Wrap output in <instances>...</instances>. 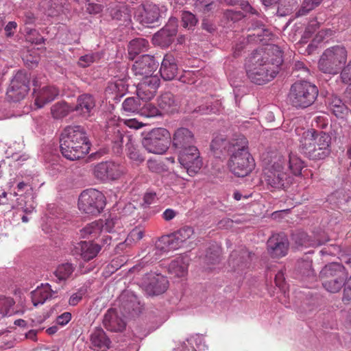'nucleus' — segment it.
Here are the masks:
<instances>
[{
  "mask_svg": "<svg viewBox=\"0 0 351 351\" xmlns=\"http://www.w3.org/2000/svg\"><path fill=\"white\" fill-rule=\"evenodd\" d=\"M82 298V294L80 293H73L69 298V303L71 306H75Z\"/></svg>",
  "mask_w": 351,
  "mask_h": 351,
  "instance_id": "bf43d9fd",
  "label": "nucleus"
},
{
  "mask_svg": "<svg viewBox=\"0 0 351 351\" xmlns=\"http://www.w3.org/2000/svg\"><path fill=\"white\" fill-rule=\"evenodd\" d=\"M94 61V56L88 54L80 57L78 64L82 67H86L90 66Z\"/></svg>",
  "mask_w": 351,
  "mask_h": 351,
  "instance_id": "864d4df0",
  "label": "nucleus"
},
{
  "mask_svg": "<svg viewBox=\"0 0 351 351\" xmlns=\"http://www.w3.org/2000/svg\"><path fill=\"white\" fill-rule=\"evenodd\" d=\"M103 323L107 330L114 332L121 331L125 327V322L118 316L114 309H109L107 311Z\"/></svg>",
  "mask_w": 351,
  "mask_h": 351,
  "instance_id": "4be33fe9",
  "label": "nucleus"
},
{
  "mask_svg": "<svg viewBox=\"0 0 351 351\" xmlns=\"http://www.w3.org/2000/svg\"><path fill=\"white\" fill-rule=\"evenodd\" d=\"M59 95V90L55 86H45L34 91V104L38 108H43L47 104L53 101Z\"/></svg>",
  "mask_w": 351,
  "mask_h": 351,
  "instance_id": "6ab92c4d",
  "label": "nucleus"
},
{
  "mask_svg": "<svg viewBox=\"0 0 351 351\" xmlns=\"http://www.w3.org/2000/svg\"><path fill=\"white\" fill-rule=\"evenodd\" d=\"M74 271V267L71 263L60 265L54 272L58 281H63L68 279Z\"/></svg>",
  "mask_w": 351,
  "mask_h": 351,
  "instance_id": "4c0bfd02",
  "label": "nucleus"
},
{
  "mask_svg": "<svg viewBox=\"0 0 351 351\" xmlns=\"http://www.w3.org/2000/svg\"><path fill=\"white\" fill-rule=\"evenodd\" d=\"M122 121L124 125L130 128L139 129L143 126V124L136 119H123Z\"/></svg>",
  "mask_w": 351,
  "mask_h": 351,
  "instance_id": "5fc2aeb1",
  "label": "nucleus"
},
{
  "mask_svg": "<svg viewBox=\"0 0 351 351\" xmlns=\"http://www.w3.org/2000/svg\"><path fill=\"white\" fill-rule=\"evenodd\" d=\"M328 241V239H325L324 241H321V240L311 241L310 242V243L306 244V245H310V246H313V247H317V246L324 244Z\"/></svg>",
  "mask_w": 351,
  "mask_h": 351,
  "instance_id": "774afa93",
  "label": "nucleus"
},
{
  "mask_svg": "<svg viewBox=\"0 0 351 351\" xmlns=\"http://www.w3.org/2000/svg\"><path fill=\"white\" fill-rule=\"evenodd\" d=\"M87 10L90 14H96L101 11V6L97 4L88 3Z\"/></svg>",
  "mask_w": 351,
  "mask_h": 351,
  "instance_id": "e2e57ef3",
  "label": "nucleus"
},
{
  "mask_svg": "<svg viewBox=\"0 0 351 351\" xmlns=\"http://www.w3.org/2000/svg\"><path fill=\"white\" fill-rule=\"evenodd\" d=\"M144 236V232L139 228H134L128 234L125 240V243L128 245H132L139 241Z\"/></svg>",
  "mask_w": 351,
  "mask_h": 351,
  "instance_id": "37998d69",
  "label": "nucleus"
},
{
  "mask_svg": "<svg viewBox=\"0 0 351 351\" xmlns=\"http://www.w3.org/2000/svg\"><path fill=\"white\" fill-rule=\"evenodd\" d=\"M287 170L289 169L294 176H300L304 167V162L295 154H289L287 158L284 157Z\"/></svg>",
  "mask_w": 351,
  "mask_h": 351,
  "instance_id": "7c9ffc66",
  "label": "nucleus"
},
{
  "mask_svg": "<svg viewBox=\"0 0 351 351\" xmlns=\"http://www.w3.org/2000/svg\"><path fill=\"white\" fill-rule=\"evenodd\" d=\"M71 319V314L66 312L57 317V324L61 326L66 325Z\"/></svg>",
  "mask_w": 351,
  "mask_h": 351,
  "instance_id": "6e6d98bb",
  "label": "nucleus"
},
{
  "mask_svg": "<svg viewBox=\"0 0 351 351\" xmlns=\"http://www.w3.org/2000/svg\"><path fill=\"white\" fill-rule=\"evenodd\" d=\"M159 16L158 6L149 4L139 8L138 12L136 16L141 23L149 26L158 21Z\"/></svg>",
  "mask_w": 351,
  "mask_h": 351,
  "instance_id": "aec40b11",
  "label": "nucleus"
},
{
  "mask_svg": "<svg viewBox=\"0 0 351 351\" xmlns=\"http://www.w3.org/2000/svg\"><path fill=\"white\" fill-rule=\"evenodd\" d=\"M108 180H115L123 173V169L119 165L112 162H107Z\"/></svg>",
  "mask_w": 351,
  "mask_h": 351,
  "instance_id": "a19ab883",
  "label": "nucleus"
},
{
  "mask_svg": "<svg viewBox=\"0 0 351 351\" xmlns=\"http://www.w3.org/2000/svg\"><path fill=\"white\" fill-rule=\"evenodd\" d=\"M126 147L127 155L134 164L138 165L145 160L143 156L139 152L136 146L130 139L127 143Z\"/></svg>",
  "mask_w": 351,
  "mask_h": 351,
  "instance_id": "e433bc0d",
  "label": "nucleus"
},
{
  "mask_svg": "<svg viewBox=\"0 0 351 351\" xmlns=\"http://www.w3.org/2000/svg\"><path fill=\"white\" fill-rule=\"evenodd\" d=\"M178 161L190 176L196 175L203 165L200 153L193 145H189L188 148L178 152Z\"/></svg>",
  "mask_w": 351,
  "mask_h": 351,
  "instance_id": "f8f14e48",
  "label": "nucleus"
},
{
  "mask_svg": "<svg viewBox=\"0 0 351 351\" xmlns=\"http://www.w3.org/2000/svg\"><path fill=\"white\" fill-rule=\"evenodd\" d=\"M145 117H154L162 115V112L152 104H145L141 108L139 113Z\"/></svg>",
  "mask_w": 351,
  "mask_h": 351,
  "instance_id": "79ce46f5",
  "label": "nucleus"
},
{
  "mask_svg": "<svg viewBox=\"0 0 351 351\" xmlns=\"http://www.w3.org/2000/svg\"><path fill=\"white\" fill-rule=\"evenodd\" d=\"M329 108L332 113L339 118H343L348 113V109L337 97L331 99L329 103Z\"/></svg>",
  "mask_w": 351,
  "mask_h": 351,
  "instance_id": "f704fd0d",
  "label": "nucleus"
},
{
  "mask_svg": "<svg viewBox=\"0 0 351 351\" xmlns=\"http://www.w3.org/2000/svg\"><path fill=\"white\" fill-rule=\"evenodd\" d=\"M176 213L174 210L167 208L163 212L162 217L166 221H169L173 219L176 217Z\"/></svg>",
  "mask_w": 351,
  "mask_h": 351,
  "instance_id": "052dcab7",
  "label": "nucleus"
},
{
  "mask_svg": "<svg viewBox=\"0 0 351 351\" xmlns=\"http://www.w3.org/2000/svg\"><path fill=\"white\" fill-rule=\"evenodd\" d=\"M288 248V240L283 234H274L267 241L268 253L274 258L285 256Z\"/></svg>",
  "mask_w": 351,
  "mask_h": 351,
  "instance_id": "f3484780",
  "label": "nucleus"
},
{
  "mask_svg": "<svg viewBox=\"0 0 351 351\" xmlns=\"http://www.w3.org/2000/svg\"><path fill=\"white\" fill-rule=\"evenodd\" d=\"M194 137L191 131L184 128L178 129L173 137V145L179 152L192 145Z\"/></svg>",
  "mask_w": 351,
  "mask_h": 351,
  "instance_id": "412c9836",
  "label": "nucleus"
},
{
  "mask_svg": "<svg viewBox=\"0 0 351 351\" xmlns=\"http://www.w3.org/2000/svg\"><path fill=\"white\" fill-rule=\"evenodd\" d=\"M160 85L158 77L143 78L136 87L138 97L144 101L151 100L156 93Z\"/></svg>",
  "mask_w": 351,
  "mask_h": 351,
  "instance_id": "dca6fc26",
  "label": "nucleus"
},
{
  "mask_svg": "<svg viewBox=\"0 0 351 351\" xmlns=\"http://www.w3.org/2000/svg\"><path fill=\"white\" fill-rule=\"evenodd\" d=\"M111 14L113 19L123 20L124 21H129L130 20V14L125 8H122V10H118L114 12H112Z\"/></svg>",
  "mask_w": 351,
  "mask_h": 351,
  "instance_id": "3c124183",
  "label": "nucleus"
},
{
  "mask_svg": "<svg viewBox=\"0 0 351 351\" xmlns=\"http://www.w3.org/2000/svg\"><path fill=\"white\" fill-rule=\"evenodd\" d=\"M283 281H284V274L281 271H279L276 275V277H275V282H276V284L277 286H278L279 287H282V284H283Z\"/></svg>",
  "mask_w": 351,
  "mask_h": 351,
  "instance_id": "69168bd1",
  "label": "nucleus"
},
{
  "mask_svg": "<svg viewBox=\"0 0 351 351\" xmlns=\"http://www.w3.org/2000/svg\"><path fill=\"white\" fill-rule=\"evenodd\" d=\"M171 142L169 132L162 128L153 129L143 139V147L150 153L162 154L165 153Z\"/></svg>",
  "mask_w": 351,
  "mask_h": 351,
  "instance_id": "9b49d317",
  "label": "nucleus"
},
{
  "mask_svg": "<svg viewBox=\"0 0 351 351\" xmlns=\"http://www.w3.org/2000/svg\"><path fill=\"white\" fill-rule=\"evenodd\" d=\"M28 90V77L23 72H18L11 81L7 97L13 101H19L25 97Z\"/></svg>",
  "mask_w": 351,
  "mask_h": 351,
  "instance_id": "ddd939ff",
  "label": "nucleus"
},
{
  "mask_svg": "<svg viewBox=\"0 0 351 351\" xmlns=\"http://www.w3.org/2000/svg\"><path fill=\"white\" fill-rule=\"evenodd\" d=\"M332 32L330 29H322L316 35L315 40L319 43L325 39L326 37L331 36Z\"/></svg>",
  "mask_w": 351,
  "mask_h": 351,
  "instance_id": "4d7b16f0",
  "label": "nucleus"
},
{
  "mask_svg": "<svg viewBox=\"0 0 351 351\" xmlns=\"http://www.w3.org/2000/svg\"><path fill=\"white\" fill-rule=\"evenodd\" d=\"M148 42L142 38L132 40L128 47L129 56L131 59L139 53L144 52L148 49Z\"/></svg>",
  "mask_w": 351,
  "mask_h": 351,
  "instance_id": "473e14b6",
  "label": "nucleus"
},
{
  "mask_svg": "<svg viewBox=\"0 0 351 351\" xmlns=\"http://www.w3.org/2000/svg\"><path fill=\"white\" fill-rule=\"evenodd\" d=\"M158 66V64L155 61L153 56L143 55L135 61L132 66V70L136 75L143 76V78L158 77L157 75H153Z\"/></svg>",
  "mask_w": 351,
  "mask_h": 351,
  "instance_id": "2eb2a0df",
  "label": "nucleus"
},
{
  "mask_svg": "<svg viewBox=\"0 0 351 351\" xmlns=\"http://www.w3.org/2000/svg\"><path fill=\"white\" fill-rule=\"evenodd\" d=\"M300 147L309 158L322 160L330 154V137L325 132L314 130L304 131L300 138Z\"/></svg>",
  "mask_w": 351,
  "mask_h": 351,
  "instance_id": "20e7f679",
  "label": "nucleus"
},
{
  "mask_svg": "<svg viewBox=\"0 0 351 351\" xmlns=\"http://www.w3.org/2000/svg\"><path fill=\"white\" fill-rule=\"evenodd\" d=\"M322 0H304L302 4V14H305L318 5Z\"/></svg>",
  "mask_w": 351,
  "mask_h": 351,
  "instance_id": "09e8293b",
  "label": "nucleus"
},
{
  "mask_svg": "<svg viewBox=\"0 0 351 351\" xmlns=\"http://www.w3.org/2000/svg\"><path fill=\"white\" fill-rule=\"evenodd\" d=\"M155 193H147L144 195V202L147 204H150L153 202L155 197Z\"/></svg>",
  "mask_w": 351,
  "mask_h": 351,
  "instance_id": "338daca9",
  "label": "nucleus"
},
{
  "mask_svg": "<svg viewBox=\"0 0 351 351\" xmlns=\"http://www.w3.org/2000/svg\"><path fill=\"white\" fill-rule=\"evenodd\" d=\"M278 54L274 61L269 62L267 56L256 52L249 58L245 65L247 77L254 83L263 84L272 80L278 73L282 62V53L274 47Z\"/></svg>",
  "mask_w": 351,
  "mask_h": 351,
  "instance_id": "f257e3e1",
  "label": "nucleus"
},
{
  "mask_svg": "<svg viewBox=\"0 0 351 351\" xmlns=\"http://www.w3.org/2000/svg\"><path fill=\"white\" fill-rule=\"evenodd\" d=\"M183 27L189 29L193 28L197 23L195 16L189 12H184L182 14Z\"/></svg>",
  "mask_w": 351,
  "mask_h": 351,
  "instance_id": "49530a36",
  "label": "nucleus"
},
{
  "mask_svg": "<svg viewBox=\"0 0 351 351\" xmlns=\"http://www.w3.org/2000/svg\"><path fill=\"white\" fill-rule=\"evenodd\" d=\"M72 110H73V108L65 102H58L51 107V112L52 117L58 119L66 117Z\"/></svg>",
  "mask_w": 351,
  "mask_h": 351,
  "instance_id": "c9c22d12",
  "label": "nucleus"
},
{
  "mask_svg": "<svg viewBox=\"0 0 351 351\" xmlns=\"http://www.w3.org/2000/svg\"><path fill=\"white\" fill-rule=\"evenodd\" d=\"M178 21L176 18H171L169 20L168 23L163 28L167 30V33L173 37L177 33Z\"/></svg>",
  "mask_w": 351,
  "mask_h": 351,
  "instance_id": "8fccbe9b",
  "label": "nucleus"
},
{
  "mask_svg": "<svg viewBox=\"0 0 351 351\" xmlns=\"http://www.w3.org/2000/svg\"><path fill=\"white\" fill-rule=\"evenodd\" d=\"M55 293L48 284H42L32 292V300L34 306L43 304L45 302L53 296Z\"/></svg>",
  "mask_w": 351,
  "mask_h": 351,
  "instance_id": "393cba45",
  "label": "nucleus"
},
{
  "mask_svg": "<svg viewBox=\"0 0 351 351\" xmlns=\"http://www.w3.org/2000/svg\"><path fill=\"white\" fill-rule=\"evenodd\" d=\"M319 277L323 287L326 291L330 293H337L345 284L347 275L341 265L330 263L322 269Z\"/></svg>",
  "mask_w": 351,
  "mask_h": 351,
  "instance_id": "1a4fd4ad",
  "label": "nucleus"
},
{
  "mask_svg": "<svg viewBox=\"0 0 351 351\" xmlns=\"http://www.w3.org/2000/svg\"><path fill=\"white\" fill-rule=\"evenodd\" d=\"M318 95L317 88L306 81L294 83L289 99L291 104L298 108H305L313 104Z\"/></svg>",
  "mask_w": 351,
  "mask_h": 351,
  "instance_id": "6e6552de",
  "label": "nucleus"
},
{
  "mask_svg": "<svg viewBox=\"0 0 351 351\" xmlns=\"http://www.w3.org/2000/svg\"><path fill=\"white\" fill-rule=\"evenodd\" d=\"M95 106L93 97L90 95L84 94L78 97L77 105L73 110L84 117H88L91 115Z\"/></svg>",
  "mask_w": 351,
  "mask_h": 351,
  "instance_id": "5701e85b",
  "label": "nucleus"
},
{
  "mask_svg": "<svg viewBox=\"0 0 351 351\" xmlns=\"http://www.w3.org/2000/svg\"><path fill=\"white\" fill-rule=\"evenodd\" d=\"M193 234L194 230L192 228L184 227L171 235L162 237L156 242L154 249V255L156 256L154 259H158L165 252L180 248Z\"/></svg>",
  "mask_w": 351,
  "mask_h": 351,
  "instance_id": "0eeeda50",
  "label": "nucleus"
},
{
  "mask_svg": "<svg viewBox=\"0 0 351 351\" xmlns=\"http://www.w3.org/2000/svg\"><path fill=\"white\" fill-rule=\"evenodd\" d=\"M347 57V50L342 45L327 48L319 58L318 68L324 73L335 75L344 66Z\"/></svg>",
  "mask_w": 351,
  "mask_h": 351,
  "instance_id": "423d86ee",
  "label": "nucleus"
},
{
  "mask_svg": "<svg viewBox=\"0 0 351 351\" xmlns=\"http://www.w3.org/2000/svg\"><path fill=\"white\" fill-rule=\"evenodd\" d=\"M142 285L147 294L150 295H159L167 290L168 280L160 274L150 273L143 277Z\"/></svg>",
  "mask_w": 351,
  "mask_h": 351,
  "instance_id": "4468645a",
  "label": "nucleus"
},
{
  "mask_svg": "<svg viewBox=\"0 0 351 351\" xmlns=\"http://www.w3.org/2000/svg\"><path fill=\"white\" fill-rule=\"evenodd\" d=\"M188 259L178 257L171 262L169 265V273L176 278H184L188 274Z\"/></svg>",
  "mask_w": 351,
  "mask_h": 351,
  "instance_id": "a878e982",
  "label": "nucleus"
},
{
  "mask_svg": "<svg viewBox=\"0 0 351 351\" xmlns=\"http://www.w3.org/2000/svg\"><path fill=\"white\" fill-rule=\"evenodd\" d=\"M102 226V220L88 223L80 230V237L84 239H97L104 233Z\"/></svg>",
  "mask_w": 351,
  "mask_h": 351,
  "instance_id": "c85d7f7f",
  "label": "nucleus"
},
{
  "mask_svg": "<svg viewBox=\"0 0 351 351\" xmlns=\"http://www.w3.org/2000/svg\"><path fill=\"white\" fill-rule=\"evenodd\" d=\"M164 182L170 186H178L184 189L185 186L184 179L174 172H169L164 176Z\"/></svg>",
  "mask_w": 351,
  "mask_h": 351,
  "instance_id": "ea45409f",
  "label": "nucleus"
},
{
  "mask_svg": "<svg viewBox=\"0 0 351 351\" xmlns=\"http://www.w3.org/2000/svg\"><path fill=\"white\" fill-rule=\"evenodd\" d=\"M17 24L14 21L9 22L5 27V31L8 36H10L14 34V30L16 29Z\"/></svg>",
  "mask_w": 351,
  "mask_h": 351,
  "instance_id": "13d9d810",
  "label": "nucleus"
},
{
  "mask_svg": "<svg viewBox=\"0 0 351 351\" xmlns=\"http://www.w3.org/2000/svg\"><path fill=\"white\" fill-rule=\"evenodd\" d=\"M60 143L62 154L71 160L84 157L90 150L86 133L78 125L66 127L61 134Z\"/></svg>",
  "mask_w": 351,
  "mask_h": 351,
  "instance_id": "f03ea898",
  "label": "nucleus"
},
{
  "mask_svg": "<svg viewBox=\"0 0 351 351\" xmlns=\"http://www.w3.org/2000/svg\"><path fill=\"white\" fill-rule=\"evenodd\" d=\"M343 300L347 302L351 301V282H348V285L344 289Z\"/></svg>",
  "mask_w": 351,
  "mask_h": 351,
  "instance_id": "680f3d73",
  "label": "nucleus"
},
{
  "mask_svg": "<svg viewBox=\"0 0 351 351\" xmlns=\"http://www.w3.org/2000/svg\"><path fill=\"white\" fill-rule=\"evenodd\" d=\"M128 86L125 79H117L108 84L106 92L111 95L114 99H119L127 92Z\"/></svg>",
  "mask_w": 351,
  "mask_h": 351,
  "instance_id": "bb28decb",
  "label": "nucleus"
},
{
  "mask_svg": "<svg viewBox=\"0 0 351 351\" xmlns=\"http://www.w3.org/2000/svg\"><path fill=\"white\" fill-rule=\"evenodd\" d=\"M25 337L27 339L32 340L33 341H37V331L35 330H30L25 333Z\"/></svg>",
  "mask_w": 351,
  "mask_h": 351,
  "instance_id": "0e129e2a",
  "label": "nucleus"
},
{
  "mask_svg": "<svg viewBox=\"0 0 351 351\" xmlns=\"http://www.w3.org/2000/svg\"><path fill=\"white\" fill-rule=\"evenodd\" d=\"M101 250V246L93 241H80L75 247L77 254L86 261H90L95 258Z\"/></svg>",
  "mask_w": 351,
  "mask_h": 351,
  "instance_id": "a211bd4d",
  "label": "nucleus"
},
{
  "mask_svg": "<svg viewBox=\"0 0 351 351\" xmlns=\"http://www.w3.org/2000/svg\"><path fill=\"white\" fill-rule=\"evenodd\" d=\"M158 104L162 114L173 113L178 110V103L170 93L162 95L158 100Z\"/></svg>",
  "mask_w": 351,
  "mask_h": 351,
  "instance_id": "cd10ccee",
  "label": "nucleus"
},
{
  "mask_svg": "<svg viewBox=\"0 0 351 351\" xmlns=\"http://www.w3.org/2000/svg\"><path fill=\"white\" fill-rule=\"evenodd\" d=\"M247 140L240 136L232 143V150L227 166L230 171L237 177H245L255 168V161L247 149Z\"/></svg>",
  "mask_w": 351,
  "mask_h": 351,
  "instance_id": "7ed1b4c3",
  "label": "nucleus"
},
{
  "mask_svg": "<svg viewBox=\"0 0 351 351\" xmlns=\"http://www.w3.org/2000/svg\"><path fill=\"white\" fill-rule=\"evenodd\" d=\"M90 341L95 349L100 351H106L110 343L106 333L101 329H97L92 333Z\"/></svg>",
  "mask_w": 351,
  "mask_h": 351,
  "instance_id": "c756f323",
  "label": "nucleus"
},
{
  "mask_svg": "<svg viewBox=\"0 0 351 351\" xmlns=\"http://www.w3.org/2000/svg\"><path fill=\"white\" fill-rule=\"evenodd\" d=\"M172 39L173 37L167 33V30L162 29L154 35L152 40L154 44L162 47H166L171 44Z\"/></svg>",
  "mask_w": 351,
  "mask_h": 351,
  "instance_id": "58836bf2",
  "label": "nucleus"
},
{
  "mask_svg": "<svg viewBox=\"0 0 351 351\" xmlns=\"http://www.w3.org/2000/svg\"><path fill=\"white\" fill-rule=\"evenodd\" d=\"M177 70L178 67L173 56L169 54L165 55L160 69L161 77L165 80H171L175 77Z\"/></svg>",
  "mask_w": 351,
  "mask_h": 351,
  "instance_id": "b1692460",
  "label": "nucleus"
},
{
  "mask_svg": "<svg viewBox=\"0 0 351 351\" xmlns=\"http://www.w3.org/2000/svg\"><path fill=\"white\" fill-rule=\"evenodd\" d=\"M341 77L345 84L351 82V60L348 62V65L343 69Z\"/></svg>",
  "mask_w": 351,
  "mask_h": 351,
  "instance_id": "603ef678",
  "label": "nucleus"
},
{
  "mask_svg": "<svg viewBox=\"0 0 351 351\" xmlns=\"http://www.w3.org/2000/svg\"><path fill=\"white\" fill-rule=\"evenodd\" d=\"M14 302L12 298L10 297L0 296V314L5 316L10 313V308Z\"/></svg>",
  "mask_w": 351,
  "mask_h": 351,
  "instance_id": "c03bdc74",
  "label": "nucleus"
},
{
  "mask_svg": "<svg viewBox=\"0 0 351 351\" xmlns=\"http://www.w3.org/2000/svg\"><path fill=\"white\" fill-rule=\"evenodd\" d=\"M108 165L107 162L97 165L94 168V174L99 180H108Z\"/></svg>",
  "mask_w": 351,
  "mask_h": 351,
  "instance_id": "a18cd8bd",
  "label": "nucleus"
},
{
  "mask_svg": "<svg viewBox=\"0 0 351 351\" xmlns=\"http://www.w3.org/2000/svg\"><path fill=\"white\" fill-rule=\"evenodd\" d=\"M140 99L138 97L126 98L122 104L123 112L128 114H139L141 108Z\"/></svg>",
  "mask_w": 351,
  "mask_h": 351,
  "instance_id": "72a5a7b5",
  "label": "nucleus"
},
{
  "mask_svg": "<svg viewBox=\"0 0 351 351\" xmlns=\"http://www.w3.org/2000/svg\"><path fill=\"white\" fill-rule=\"evenodd\" d=\"M77 205L81 212L90 215H97L103 210L106 205L105 197L101 192L96 189H86L79 196Z\"/></svg>",
  "mask_w": 351,
  "mask_h": 351,
  "instance_id": "9d476101",
  "label": "nucleus"
},
{
  "mask_svg": "<svg viewBox=\"0 0 351 351\" xmlns=\"http://www.w3.org/2000/svg\"><path fill=\"white\" fill-rule=\"evenodd\" d=\"M236 142L237 140L230 143L222 137L217 136L212 141L210 148L214 155L219 158L221 155L225 152L226 149H230V151L232 150V143Z\"/></svg>",
  "mask_w": 351,
  "mask_h": 351,
  "instance_id": "2f4dec72",
  "label": "nucleus"
},
{
  "mask_svg": "<svg viewBox=\"0 0 351 351\" xmlns=\"http://www.w3.org/2000/svg\"><path fill=\"white\" fill-rule=\"evenodd\" d=\"M265 180L269 186L274 189H285L292 182V178L287 172L284 156L276 154L266 169Z\"/></svg>",
  "mask_w": 351,
  "mask_h": 351,
  "instance_id": "39448f33",
  "label": "nucleus"
},
{
  "mask_svg": "<svg viewBox=\"0 0 351 351\" xmlns=\"http://www.w3.org/2000/svg\"><path fill=\"white\" fill-rule=\"evenodd\" d=\"M119 224V220L117 218H109L106 220L105 222L103 221V232H112L114 230V228L117 225Z\"/></svg>",
  "mask_w": 351,
  "mask_h": 351,
  "instance_id": "de8ad7c7",
  "label": "nucleus"
}]
</instances>
